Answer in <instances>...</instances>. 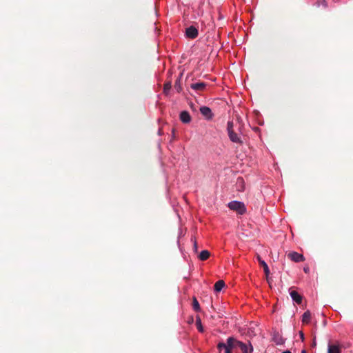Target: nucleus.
I'll use <instances>...</instances> for the list:
<instances>
[{
	"instance_id": "obj_18",
	"label": "nucleus",
	"mask_w": 353,
	"mask_h": 353,
	"mask_svg": "<svg viewBox=\"0 0 353 353\" xmlns=\"http://www.w3.org/2000/svg\"><path fill=\"white\" fill-rule=\"evenodd\" d=\"M174 89L177 91V92H180L182 90L181 85V81L180 79H177L174 83Z\"/></svg>"
},
{
	"instance_id": "obj_20",
	"label": "nucleus",
	"mask_w": 353,
	"mask_h": 353,
	"mask_svg": "<svg viewBox=\"0 0 353 353\" xmlns=\"http://www.w3.org/2000/svg\"><path fill=\"white\" fill-rule=\"evenodd\" d=\"M239 343H242V342H241V341H237L236 339H235L234 338V341H233V342H232V347H233V348H236V347L239 348V344H238Z\"/></svg>"
},
{
	"instance_id": "obj_19",
	"label": "nucleus",
	"mask_w": 353,
	"mask_h": 353,
	"mask_svg": "<svg viewBox=\"0 0 353 353\" xmlns=\"http://www.w3.org/2000/svg\"><path fill=\"white\" fill-rule=\"evenodd\" d=\"M171 88H172L171 82H168V83H165L164 88H163L164 93L167 94L168 93V92L170 91V90L171 89Z\"/></svg>"
},
{
	"instance_id": "obj_28",
	"label": "nucleus",
	"mask_w": 353,
	"mask_h": 353,
	"mask_svg": "<svg viewBox=\"0 0 353 353\" xmlns=\"http://www.w3.org/2000/svg\"><path fill=\"white\" fill-rule=\"evenodd\" d=\"M301 353H307V352H306V350H303L301 351Z\"/></svg>"
},
{
	"instance_id": "obj_7",
	"label": "nucleus",
	"mask_w": 353,
	"mask_h": 353,
	"mask_svg": "<svg viewBox=\"0 0 353 353\" xmlns=\"http://www.w3.org/2000/svg\"><path fill=\"white\" fill-rule=\"evenodd\" d=\"M239 348L242 351L243 353H252L253 351V347L251 345V343L245 344L244 343H239Z\"/></svg>"
},
{
	"instance_id": "obj_27",
	"label": "nucleus",
	"mask_w": 353,
	"mask_h": 353,
	"mask_svg": "<svg viewBox=\"0 0 353 353\" xmlns=\"http://www.w3.org/2000/svg\"><path fill=\"white\" fill-rule=\"evenodd\" d=\"M282 353H291V352L290 350H286L283 352Z\"/></svg>"
},
{
	"instance_id": "obj_2",
	"label": "nucleus",
	"mask_w": 353,
	"mask_h": 353,
	"mask_svg": "<svg viewBox=\"0 0 353 353\" xmlns=\"http://www.w3.org/2000/svg\"><path fill=\"white\" fill-rule=\"evenodd\" d=\"M228 206L231 210L235 211L241 215L246 212V208L243 202L232 201L228 203Z\"/></svg>"
},
{
	"instance_id": "obj_12",
	"label": "nucleus",
	"mask_w": 353,
	"mask_h": 353,
	"mask_svg": "<svg viewBox=\"0 0 353 353\" xmlns=\"http://www.w3.org/2000/svg\"><path fill=\"white\" fill-rule=\"evenodd\" d=\"M233 341H234L233 337H229L227 339V345H226L225 347H224L225 353H231V350H232V349H233V347L232 346V342H233Z\"/></svg>"
},
{
	"instance_id": "obj_11",
	"label": "nucleus",
	"mask_w": 353,
	"mask_h": 353,
	"mask_svg": "<svg viewBox=\"0 0 353 353\" xmlns=\"http://www.w3.org/2000/svg\"><path fill=\"white\" fill-rule=\"evenodd\" d=\"M341 348L339 345L334 344H329L327 353H341Z\"/></svg>"
},
{
	"instance_id": "obj_13",
	"label": "nucleus",
	"mask_w": 353,
	"mask_h": 353,
	"mask_svg": "<svg viewBox=\"0 0 353 353\" xmlns=\"http://www.w3.org/2000/svg\"><path fill=\"white\" fill-rule=\"evenodd\" d=\"M225 286V282L223 280H219L214 285V291L219 292Z\"/></svg>"
},
{
	"instance_id": "obj_8",
	"label": "nucleus",
	"mask_w": 353,
	"mask_h": 353,
	"mask_svg": "<svg viewBox=\"0 0 353 353\" xmlns=\"http://www.w3.org/2000/svg\"><path fill=\"white\" fill-rule=\"evenodd\" d=\"M180 120L183 123H189L191 121V117L188 111H182L180 113Z\"/></svg>"
},
{
	"instance_id": "obj_6",
	"label": "nucleus",
	"mask_w": 353,
	"mask_h": 353,
	"mask_svg": "<svg viewBox=\"0 0 353 353\" xmlns=\"http://www.w3.org/2000/svg\"><path fill=\"white\" fill-rule=\"evenodd\" d=\"M290 294L294 302H296L299 305L301 304L303 296L301 294H299L296 291L293 290L292 288L290 289Z\"/></svg>"
},
{
	"instance_id": "obj_26",
	"label": "nucleus",
	"mask_w": 353,
	"mask_h": 353,
	"mask_svg": "<svg viewBox=\"0 0 353 353\" xmlns=\"http://www.w3.org/2000/svg\"><path fill=\"white\" fill-rule=\"evenodd\" d=\"M312 345L313 347H315V346L316 345V343L315 338H314V340H313V342H312Z\"/></svg>"
},
{
	"instance_id": "obj_9",
	"label": "nucleus",
	"mask_w": 353,
	"mask_h": 353,
	"mask_svg": "<svg viewBox=\"0 0 353 353\" xmlns=\"http://www.w3.org/2000/svg\"><path fill=\"white\" fill-rule=\"evenodd\" d=\"M205 87L206 83L204 82H198L190 85V88L196 91H203Z\"/></svg>"
},
{
	"instance_id": "obj_23",
	"label": "nucleus",
	"mask_w": 353,
	"mask_h": 353,
	"mask_svg": "<svg viewBox=\"0 0 353 353\" xmlns=\"http://www.w3.org/2000/svg\"><path fill=\"white\" fill-rule=\"evenodd\" d=\"M303 271H304L306 274L309 273V272H310V268H309L308 266H305V267H304V268H303Z\"/></svg>"
},
{
	"instance_id": "obj_16",
	"label": "nucleus",
	"mask_w": 353,
	"mask_h": 353,
	"mask_svg": "<svg viewBox=\"0 0 353 353\" xmlns=\"http://www.w3.org/2000/svg\"><path fill=\"white\" fill-rule=\"evenodd\" d=\"M195 325H196L198 330L200 332H203L204 329L203 327V325H202V323H201V320L200 317H199V316L196 317Z\"/></svg>"
},
{
	"instance_id": "obj_3",
	"label": "nucleus",
	"mask_w": 353,
	"mask_h": 353,
	"mask_svg": "<svg viewBox=\"0 0 353 353\" xmlns=\"http://www.w3.org/2000/svg\"><path fill=\"white\" fill-rule=\"evenodd\" d=\"M288 257L291 261L296 262V263L305 261L304 256L301 254L296 252H291L288 253Z\"/></svg>"
},
{
	"instance_id": "obj_4",
	"label": "nucleus",
	"mask_w": 353,
	"mask_h": 353,
	"mask_svg": "<svg viewBox=\"0 0 353 353\" xmlns=\"http://www.w3.org/2000/svg\"><path fill=\"white\" fill-rule=\"evenodd\" d=\"M198 30L193 26H191L186 28L185 35L189 39H195L198 36Z\"/></svg>"
},
{
	"instance_id": "obj_22",
	"label": "nucleus",
	"mask_w": 353,
	"mask_h": 353,
	"mask_svg": "<svg viewBox=\"0 0 353 353\" xmlns=\"http://www.w3.org/2000/svg\"><path fill=\"white\" fill-rule=\"evenodd\" d=\"M227 344H225L224 343H219L218 345H217V348L219 350H221L222 349H224V347H225Z\"/></svg>"
},
{
	"instance_id": "obj_10",
	"label": "nucleus",
	"mask_w": 353,
	"mask_h": 353,
	"mask_svg": "<svg viewBox=\"0 0 353 353\" xmlns=\"http://www.w3.org/2000/svg\"><path fill=\"white\" fill-rule=\"evenodd\" d=\"M257 259L260 265L263 267L265 276H268L270 274V270L267 263L261 259L259 255L257 256Z\"/></svg>"
},
{
	"instance_id": "obj_14",
	"label": "nucleus",
	"mask_w": 353,
	"mask_h": 353,
	"mask_svg": "<svg viewBox=\"0 0 353 353\" xmlns=\"http://www.w3.org/2000/svg\"><path fill=\"white\" fill-rule=\"evenodd\" d=\"M311 319V313L309 310L305 312L302 316L303 323H309Z\"/></svg>"
},
{
	"instance_id": "obj_17",
	"label": "nucleus",
	"mask_w": 353,
	"mask_h": 353,
	"mask_svg": "<svg viewBox=\"0 0 353 353\" xmlns=\"http://www.w3.org/2000/svg\"><path fill=\"white\" fill-rule=\"evenodd\" d=\"M192 307L196 312H199L201 309L199 301L195 297L192 299Z\"/></svg>"
},
{
	"instance_id": "obj_24",
	"label": "nucleus",
	"mask_w": 353,
	"mask_h": 353,
	"mask_svg": "<svg viewBox=\"0 0 353 353\" xmlns=\"http://www.w3.org/2000/svg\"><path fill=\"white\" fill-rule=\"evenodd\" d=\"M299 335H300L301 340L303 341L304 340V334L302 331L299 332Z\"/></svg>"
},
{
	"instance_id": "obj_5",
	"label": "nucleus",
	"mask_w": 353,
	"mask_h": 353,
	"mask_svg": "<svg viewBox=\"0 0 353 353\" xmlns=\"http://www.w3.org/2000/svg\"><path fill=\"white\" fill-rule=\"evenodd\" d=\"M200 112L201 114L205 117V118L208 120L212 119L213 118V113L211 109L207 106H202L200 108Z\"/></svg>"
},
{
	"instance_id": "obj_25",
	"label": "nucleus",
	"mask_w": 353,
	"mask_h": 353,
	"mask_svg": "<svg viewBox=\"0 0 353 353\" xmlns=\"http://www.w3.org/2000/svg\"><path fill=\"white\" fill-rule=\"evenodd\" d=\"M266 280H267L268 283L270 285V283L272 281V279H270L269 277V275L268 276H266Z\"/></svg>"
},
{
	"instance_id": "obj_21",
	"label": "nucleus",
	"mask_w": 353,
	"mask_h": 353,
	"mask_svg": "<svg viewBox=\"0 0 353 353\" xmlns=\"http://www.w3.org/2000/svg\"><path fill=\"white\" fill-rule=\"evenodd\" d=\"M192 241H193V243H194V246H193L194 251V252H197V251H198L197 243L195 239H192Z\"/></svg>"
},
{
	"instance_id": "obj_1",
	"label": "nucleus",
	"mask_w": 353,
	"mask_h": 353,
	"mask_svg": "<svg viewBox=\"0 0 353 353\" xmlns=\"http://www.w3.org/2000/svg\"><path fill=\"white\" fill-rule=\"evenodd\" d=\"M227 131L230 140L239 145L243 144L241 138L234 131V123L232 121H229L227 123Z\"/></svg>"
},
{
	"instance_id": "obj_15",
	"label": "nucleus",
	"mask_w": 353,
	"mask_h": 353,
	"mask_svg": "<svg viewBox=\"0 0 353 353\" xmlns=\"http://www.w3.org/2000/svg\"><path fill=\"white\" fill-rule=\"evenodd\" d=\"M210 252L208 250H203L199 255V259L201 261H205L210 257Z\"/></svg>"
}]
</instances>
